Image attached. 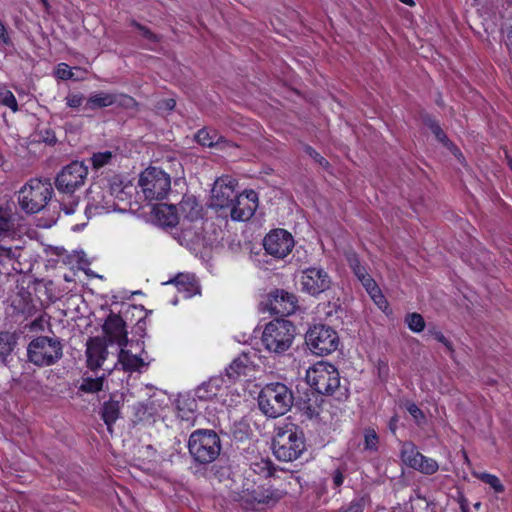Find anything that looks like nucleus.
<instances>
[{
    "mask_svg": "<svg viewBox=\"0 0 512 512\" xmlns=\"http://www.w3.org/2000/svg\"><path fill=\"white\" fill-rule=\"evenodd\" d=\"M14 223L9 215L0 214V236L13 230Z\"/></svg>",
    "mask_w": 512,
    "mask_h": 512,
    "instance_id": "864d4df0",
    "label": "nucleus"
},
{
    "mask_svg": "<svg viewBox=\"0 0 512 512\" xmlns=\"http://www.w3.org/2000/svg\"><path fill=\"white\" fill-rule=\"evenodd\" d=\"M368 293H378V285L375 280L367 273L362 278H358Z\"/></svg>",
    "mask_w": 512,
    "mask_h": 512,
    "instance_id": "603ef678",
    "label": "nucleus"
},
{
    "mask_svg": "<svg viewBox=\"0 0 512 512\" xmlns=\"http://www.w3.org/2000/svg\"><path fill=\"white\" fill-rule=\"evenodd\" d=\"M275 457L284 462L298 459L305 450L303 431L295 424L289 423L275 429L272 440Z\"/></svg>",
    "mask_w": 512,
    "mask_h": 512,
    "instance_id": "20e7f679",
    "label": "nucleus"
},
{
    "mask_svg": "<svg viewBox=\"0 0 512 512\" xmlns=\"http://www.w3.org/2000/svg\"><path fill=\"white\" fill-rule=\"evenodd\" d=\"M154 414V407L151 402H139L134 405V415L138 421L150 419Z\"/></svg>",
    "mask_w": 512,
    "mask_h": 512,
    "instance_id": "c9c22d12",
    "label": "nucleus"
},
{
    "mask_svg": "<svg viewBox=\"0 0 512 512\" xmlns=\"http://www.w3.org/2000/svg\"><path fill=\"white\" fill-rule=\"evenodd\" d=\"M369 295L371 296V298L374 300V302L380 307L382 308L383 305H386L387 302L384 298V296L382 295L380 289L378 288V293H369Z\"/></svg>",
    "mask_w": 512,
    "mask_h": 512,
    "instance_id": "e2e57ef3",
    "label": "nucleus"
},
{
    "mask_svg": "<svg viewBox=\"0 0 512 512\" xmlns=\"http://www.w3.org/2000/svg\"><path fill=\"white\" fill-rule=\"evenodd\" d=\"M379 445V437L376 431L371 428L364 429V449L368 451H377Z\"/></svg>",
    "mask_w": 512,
    "mask_h": 512,
    "instance_id": "58836bf2",
    "label": "nucleus"
},
{
    "mask_svg": "<svg viewBox=\"0 0 512 512\" xmlns=\"http://www.w3.org/2000/svg\"><path fill=\"white\" fill-rule=\"evenodd\" d=\"M397 422H398V417L397 416H393L390 419V421H389V429L391 430L392 433L396 432Z\"/></svg>",
    "mask_w": 512,
    "mask_h": 512,
    "instance_id": "774afa93",
    "label": "nucleus"
},
{
    "mask_svg": "<svg viewBox=\"0 0 512 512\" xmlns=\"http://www.w3.org/2000/svg\"><path fill=\"white\" fill-rule=\"evenodd\" d=\"M196 394L199 399L208 400L213 396H216V388L213 387V383L211 381L208 383H203L197 388Z\"/></svg>",
    "mask_w": 512,
    "mask_h": 512,
    "instance_id": "37998d69",
    "label": "nucleus"
},
{
    "mask_svg": "<svg viewBox=\"0 0 512 512\" xmlns=\"http://www.w3.org/2000/svg\"><path fill=\"white\" fill-rule=\"evenodd\" d=\"M178 410H179V417L183 420H187L189 421L191 419V416L189 414H193V409L190 407L188 412L184 411L183 408H181L180 406H178Z\"/></svg>",
    "mask_w": 512,
    "mask_h": 512,
    "instance_id": "69168bd1",
    "label": "nucleus"
},
{
    "mask_svg": "<svg viewBox=\"0 0 512 512\" xmlns=\"http://www.w3.org/2000/svg\"><path fill=\"white\" fill-rule=\"evenodd\" d=\"M294 244L291 233L281 228L270 231L263 239L266 253L277 259H283L290 254Z\"/></svg>",
    "mask_w": 512,
    "mask_h": 512,
    "instance_id": "ddd939ff",
    "label": "nucleus"
},
{
    "mask_svg": "<svg viewBox=\"0 0 512 512\" xmlns=\"http://www.w3.org/2000/svg\"><path fill=\"white\" fill-rule=\"evenodd\" d=\"M118 362L122 365L123 370L129 372H140L143 367L148 366V362L141 355L133 354L131 350H125L124 347L120 349Z\"/></svg>",
    "mask_w": 512,
    "mask_h": 512,
    "instance_id": "b1692460",
    "label": "nucleus"
},
{
    "mask_svg": "<svg viewBox=\"0 0 512 512\" xmlns=\"http://www.w3.org/2000/svg\"><path fill=\"white\" fill-rule=\"evenodd\" d=\"M413 469L425 475H432L438 471L439 465L436 460L428 458L421 453Z\"/></svg>",
    "mask_w": 512,
    "mask_h": 512,
    "instance_id": "72a5a7b5",
    "label": "nucleus"
},
{
    "mask_svg": "<svg viewBox=\"0 0 512 512\" xmlns=\"http://www.w3.org/2000/svg\"><path fill=\"white\" fill-rule=\"evenodd\" d=\"M406 409L417 423H421L425 419L424 413L415 403L408 402Z\"/></svg>",
    "mask_w": 512,
    "mask_h": 512,
    "instance_id": "3c124183",
    "label": "nucleus"
},
{
    "mask_svg": "<svg viewBox=\"0 0 512 512\" xmlns=\"http://www.w3.org/2000/svg\"><path fill=\"white\" fill-rule=\"evenodd\" d=\"M56 76L61 80H69L73 78V73L66 63H60L56 70Z\"/></svg>",
    "mask_w": 512,
    "mask_h": 512,
    "instance_id": "5fc2aeb1",
    "label": "nucleus"
},
{
    "mask_svg": "<svg viewBox=\"0 0 512 512\" xmlns=\"http://www.w3.org/2000/svg\"><path fill=\"white\" fill-rule=\"evenodd\" d=\"M378 375L382 379H386L389 373L388 361L385 359H379L377 361Z\"/></svg>",
    "mask_w": 512,
    "mask_h": 512,
    "instance_id": "bf43d9fd",
    "label": "nucleus"
},
{
    "mask_svg": "<svg viewBox=\"0 0 512 512\" xmlns=\"http://www.w3.org/2000/svg\"><path fill=\"white\" fill-rule=\"evenodd\" d=\"M287 495L286 490L257 486L253 489H244L241 501L247 509H258L260 505L274 506Z\"/></svg>",
    "mask_w": 512,
    "mask_h": 512,
    "instance_id": "9b49d317",
    "label": "nucleus"
},
{
    "mask_svg": "<svg viewBox=\"0 0 512 512\" xmlns=\"http://www.w3.org/2000/svg\"><path fill=\"white\" fill-rule=\"evenodd\" d=\"M322 399L318 395H313V398L308 397L300 403V410L309 419L318 418L321 411Z\"/></svg>",
    "mask_w": 512,
    "mask_h": 512,
    "instance_id": "7c9ffc66",
    "label": "nucleus"
},
{
    "mask_svg": "<svg viewBox=\"0 0 512 512\" xmlns=\"http://www.w3.org/2000/svg\"><path fill=\"white\" fill-rule=\"evenodd\" d=\"M0 104L10 108L13 112L18 111V103L14 94L5 87L0 88Z\"/></svg>",
    "mask_w": 512,
    "mask_h": 512,
    "instance_id": "ea45409f",
    "label": "nucleus"
},
{
    "mask_svg": "<svg viewBox=\"0 0 512 512\" xmlns=\"http://www.w3.org/2000/svg\"><path fill=\"white\" fill-rule=\"evenodd\" d=\"M270 464V461L261 459L260 461L251 463L250 468L254 473L263 474L264 476L269 477L272 475Z\"/></svg>",
    "mask_w": 512,
    "mask_h": 512,
    "instance_id": "49530a36",
    "label": "nucleus"
},
{
    "mask_svg": "<svg viewBox=\"0 0 512 512\" xmlns=\"http://www.w3.org/2000/svg\"><path fill=\"white\" fill-rule=\"evenodd\" d=\"M306 382L318 396H332L337 401L346 400L349 396V389L346 383H341L338 369L329 363L319 362L309 368Z\"/></svg>",
    "mask_w": 512,
    "mask_h": 512,
    "instance_id": "f03ea898",
    "label": "nucleus"
},
{
    "mask_svg": "<svg viewBox=\"0 0 512 512\" xmlns=\"http://www.w3.org/2000/svg\"><path fill=\"white\" fill-rule=\"evenodd\" d=\"M88 166L82 161H72L64 166L55 177V187L59 193L74 194L85 184Z\"/></svg>",
    "mask_w": 512,
    "mask_h": 512,
    "instance_id": "9d476101",
    "label": "nucleus"
},
{
    "mask_svg": "<svg viewBox=\"0 0 512 512\" xmlns=\"http://www.w3.org/2000/svg\"><path fill=\"white\" fill-rule=\"evenodd\" d=\"M20 250L19 247L12 248L0 245V267H5L12 261L18 260L20 258Z\"/></svg>",
    "mask_w": 512,
    "mask_h": 512,
    "instance_id": "f704fd0d",
    "label": "nucleus"
},
{
    "mask_svg": "<svg viewBox=\"0 0 512 512\" xmlns=\"http://www.w3.org/2000/svg\"><path fill=\"white\" fill-rule=\"evenodd\" d=\"M416 445L411 441H406L401 446L400 457L402 462L413 469L416 466V462L420 456Z\"/></svg>",
    "mask_w": 512,
    "mask_h": 512,
    "instance_id": "c756f323",
    "label": "nucleus"
},
{
    "mask_svg": "<svg viewBox=\"0 0 512 512\" xmlns=\"http://www.w3.org/2000/svg\"><path fill=\"white\" fill-rule=\"evenodd\" d=\"M236 195L235 180L217 179L211 190L210 207L221 214L230 213Z\"/></svg>",
    "mask_w": 512,
    "mask_h": 512,
    "instance_id": "f8f14e48",
    "label": "nucleus"
},
{
    "mask_svg": "<svg viewBox=\"0 0 512 512\" xmlns=\"http://www.w3.org/2000/svg\"><path fill=\"white\" fill-rule=\"evenodd\" d=\"M157 220L163 226L174 227L180 223L177 206L171 204L159 205L155 210Z\"/></svg>",
    "mask_w": 512,
    "mask_h": 512,
    "instance_id": "a878e982",
    "label": "nucleus"
},
{
    "mask_svg": "<svg viewBox=\"0 0 512 512\" xmlns=\"http://www.w3.org/2000/svg\"><path fill=\"white\" fill-rule=\"evenodd\" d=\"M182 221L195 222L201 218L202 206L193 195H184L177 206Z\"/></svg>",
    "mask_w": 512,
    "mask_h": 512,
    "instance_id": "aec40b11",
    "label": "nucleus"
},
{
    "mask_svg": "<svg viewBox=\"0 0 512 512\" xmlns=\"http://www.w3.org/2000/svg\"><path fill=\"white\" fill-rule=\"evenodd\" d=\"M211 476L219 482H228L233 474L232 467L227 461L218 460L210 470Z\"/></svg>",
    "mask_w": 512,
    "mask_h": 512,
    "instance_id": "2f4dec72",
    "label": "nucleus"
},
{
    "mask_svg": "<svg viewBox=\"0 0 512 512\" xmlns=\"http://www.w3.org/2000/svg\"><path fill=\"white\" fill-rule=\"evenodd\" d=\"M405 323L411 331L416 333L422 332L425 328V320L423 316L416 312L408 313L405 317Z\"/></svg>",
    "mask_w": 512,
    "mask_h": 512,
    "instance_id": "e433bc0d",
    "label": "nucleus"
},
{
    "mask_svg": "<svg viewBox=\"0 0 512 512\" xmlns=\"http://www.w3.org/2000/svg\"><path fill=\"white\" fill-rule=\"evenodd\" d=\"M187 447L192 458V468H195L194 473L198 474L218 459L222 443L214 430L197 429L190 434Z\"/></svg>",
    "mask_w": 512,
    "mask_h": 512,
    "instance_id": "f257e3e1",
    "label": "nucleus"
},
{
    "mask_svg": "<svg viewBox=\"0 0 512 512\" xmlns=\"http://www.w3.org/2000/svg\"><path fill=\"white\" fill-rule=\"evenodd\" d=\"M480 479L484 483L488 484L491 488H493L496 493L504 492V486L497 476L488 473H483L481 474Z\"/></svg>",
    "mask_w": 512,
    "mask_h": 512,
    "instance_id": "a18cd8bd",
    "label": "nucleus"
},
{
    "mask_svg": "<svg viewBox=\"0 0 512 512\" xmlns=\"http://www.w3.org/2000/svg\"><path fill=\"white\" fill-rule=\"evenodd\" d=\"M506 46L510 51H512V24L509 25L506 29Z\"/></svg>",
    "mask_w": 512,
    "mask_h": 512,
    "instance_id": "0e129e2a",
    "label": "nucleus"
},
{
    "mask_svg": "<svg viewBox=\"0 0 512 512\" xmlns=\"http://www.w3.org/2000/svg\"><path fill=\"white\" fill-rule=\"evenodd\" d=\"M295 334L296 328L291 321L275 319L266 324L261 341L269 352L283 354L291 347Z\"/></svg>",
    "mask_w": 512,
    "mask_h": 512,
    "instance_id": "0eeeda50",
    "label": "nucleus"
},
{
    "mask_svg": "<svg viewBox=\"0 0 512 512\" xmlns=\"http://www.w3.org/2000/svg\"><path fill=\"white\" fill-rule=\"evenodd\" d=\"M165 284H174L179 292L184 293L186 298L199 293V285L193 274L179 273Z\"/></svg>",
    "mask_w": 512,
    "mask_h": 512,
    "instance_id": "412c9836",
    "label": "nucleus"
},
{
    "mask_svg": "<svg viewBox=\"0 0 512 512\" xmlns=\"http://www.w3.org/2000/svg\"><path fill=\"white\" fill-rule=\"evenodd\" d=\"M116 102V96L112 93L98 92L91 94L84 105L86 110H96L113 105Z\"/></svg>",
    "mask_w": 512,
    "mask_h": 512,
    "instance_id": "cd10ccee",
    "label": "nucleus"
},
{
    "mask_svg": "<svg viewBox=\"0 0 512 512\" xmlns=\"http://www.w3.org/2000/svg\"><path fill=\"white\" fill-rule=\"evenodd\" d=\"M120 416V401L110 398L104 402L101 409V418L107 425L108 431L112 432V426Z\"/></svg>",
    "mask_w": 512,
    "mask_h": 512,
    "instance_id": "bb28decb",
    "label": "nucleus"
},
{
    "mask_svg": "<svg viewBox=\"0 0 512 512\" xmlns=\"http://www.w3.org/2000/svg\"><path fill=\"white\" fill-rule=\"evenodd\" d=\"M108 354L106 345L99 338H91L87 343V366L96 370L101 367Z\"/></svg>",
    "mask_w": 512,
    "mask_h": 512,
    "instance_id": "6ab92c4d",
    "label": "nucleus"
},
{
    "mask_svg": "<svg viewBox=\"0 0 512 512\" xmlns=\"http://www.w3.org/2000/svg\"><path fill=\"white\" fill-rule=\"evenodd\" d=\"M268 308L272 314L288 316L296 309V297L284 290H276L269 294Z\"/></svg>",
    "mask_w": 512,
    "mask_h": 512,
    "instance_id": "f3484780",
    "label": "nucleus"
},
{
    "mask_svg": "<svg viewBox=\"0 0 512 512\" xmlns=\"http://www.w3.org/2000/svg\"><path fill=\"white\" fill-rule=\"evenodd\" d=\"M63 349L59 337L37 336L28 343L27 360L37 367L53 366L62 359Z\"/></svg>",
    "mask_w": 512,
    "mask_h": 512,
    "instance_id": "39448f33",
    "label": "nucleus"
},
{
    "mask_svg": "<svg viewBox=\"0 0 512 512\" xmlns=\"http://www.w3.org/2000/svg\"><path fill=\"white\" fill-rule=\"evenodd\" d=\"M366 505V497L362 496L353 499L346 508H341L338 512H363Z\"/></svg>",
    "mask_w": 512,
    "mask_h": 512,
    "instance_id": "de8ad7c7",
    "label": "nucleus"
},
{
    "mask_svg": "<svg viewBox=\"0 0 512 512\" xmlns=\"http://www.w3.org/2000/svg\"><path fill=\"white\" fill-rule=\"evenodd\" d=\"M185 222L186 221L181 222V231L178 235L180 244L192 247L203 243L204 238L201 235V227L192 224L193 222H188V225H186Z\"/></svg>",
    "mask_w": 512,
    "mask_h": 512,
    "instance_id": "5701e85b",
    "label": "nucleus"
},
{
    "mask_svg": "<svg viewBox=\"0 0 512 512\" xmlns=\"http://www.w3.org/2000/svg\"><path fill=\"white\" fill-rule=\"evenodd\" d=\"M349 267L357 278H362L367 274L366 268L361 264L358 256L355 253L349 254L347 257Z\"/></svg>",
    "mask_w": 512,
    "mask_h": 512,
    "instance_id": "79ce46f5",
    "label": "nucleus"
},
{
    "mask_svg": "<svg viewBox=\"0 0 512 512\" xmlns=\"http://www.w3.org/2000/svg\"><path fill=\"white\" fill-rule=\"evenodd\" d=\"M0 39L5 45H12L11 38L9 37L8 30L4 23L0 20Z\"/></svg>",
    "mask_w": 512,
    "mask_h": 512,
    "instance_id": "052dcab7",
    "label": "nucleus"
},
{
    "mask_svg": "<svg viewBox=\"0 0 512 512\" xmlns=\"http://www.w3.org/2000/svg\"><path fill=\"white\" fill-rule=\"evenodd\" d=\"M138 185L146 200L160 201L171 190V178L160 168L148 167L140 174Z\"/></svg>",
    "mask_w": 512,
    "mask_h": 512,
    "instance_id": "6e6552de",
    "label": "nucleus"
},
{
    "mask_svg": "<svg viewBox=\"0 0 512 512\" xmlns=\"http://www.w3.org/2000/svg\"><path fill=\"white\" fill-rule=\"evenodd\" d=\"M305 153L318 162L321 166L328 165V161L322 157L314 148L311 146H305Z\"/></svg>",
    "mask_w": 512,
    "mask_h": 512,
    "instance_id": "4d7b16f0",
    "label": "nucleus"
},
{
    "mask_svg": "<svg viewBox=\"0 0 512 512\" xmlns=\"http://www.w3.org/2000/svg\"><path fill=\"white\" fill-rule=\"evenodd\" d=\"M54 193L50 180L31 179L18 191V204L27 214L43 210Z\"/></svg>",
    "mask_w": 512,
    "mask_h": 512,
    "instance_id": "423d86ee",
    "label": "nucleus"
},
{
    "mask_svg": "<svg viewBox=\"0 0 512 512\" xmlns=\"http://www.w3.org/2000/svg\"><path fill=\"white\" fill-rule=\"evenodd\" d=\"M259 410L268 418H277L286 414L293 406V391L284 383L266 384L257 397Z\"/></svg>",
    "mask_w": 512,
    "mask_h": 512,
    "instance_id": "7ed1b4c3",
    "label": "nucleus"
},
{
    "mask_svg": "<svg viewBox=\"0 0 512 512\" xmlns=\"http://www.w3.org/2000/svg\"><path fill=\"white\" fill-rule=\"evenodd\" d=\"M332 480H333L334 487L339 488L343 484V481H344L343 473L339 469L335 470L332 475Z\"/></svg>",
    "mask_w": 512,
    "mask_h": 512,
    "instance_id": "680f3d73",
    "label": "nucleus"
},
{
    "mask_svg": "<svg viewBox=\"0 0 512 512\" xmlns=\"http://www.w3.org/2000/svg\"><path fill=\"white\" fill-rule=\"evenodd\" d=\"M130 25L135 27L136 29H138L144 38H146L152 42L160 41V37L158 35L153 33L148 27L140 24L136 20H131Z\"/></svg>",
    "mask_w": 512,
    "mask_h": 512,
    "instance_id": "09e8293b",
    "label": "nucleus"
},
{
    "mask_svg": "<svg viewBox=\"0 0 512 512\" xmlns=\"http://www.w3.org/2000/svg\"><path fill=\"white\" fill-rule=\"evenodd\" d=\"M65 99L69 107L78 108L82 105L85 97L81 94H69Z\"/></svg>",
    "mask_w": 512,
    "mask_h": 512,
    "instance_id": "6e6d98bb",
    "label": "nucleus"
},
{
    "mask_svg": "<svg viewBox=\"0 0 512 512\" xmlns=\"http://www.w3.org/2000/svg\"><path fill=\"white\" fill-rule=\"evenodd\" d=\"M113 157L112 152L105 151V152H98L94 153L93 156L90 158L92 166L94 169H100L110 163L111 159Z\"/></svg>",
    "mask_w": 512,
    "mask_h": 512,
    "instance_id": "a19ab883",
    "label": "nucleus"
},
{
    "mask_svg": "<svg viewBox=\"0 0 512 512\" xmlns=\"http://www.w3.org/2000/svg\"><path fill=\"white\" fill-rule=\"evenodd\" d=\"M103 377L85 378L80 386V390L86 393H96L103 388Z\"/></svg>",
    "mask_w": 512,
    "mask_h": 512,
    "instance_id": "4c0bfd02",
    "label": "nucleus"
},
{
    "mask_svg": "<svg viewBox=\"0 0 512 512\" xmlns=\"http://www.w3.org/2000/svg\"><path fill=\"white\" fill-rule=\"evenodd\" d=\"M248 364L249 357L246 354H242L232 361V363L226 369V375L231 380H236L241 375H246Z\"/></svg>",
    "mask_w": 512,
    "mask_h": 512,
    "instance_id": "c85d7f7f",
    "label": "nucleus"
},
{
    "mask_svg": "<svg viewBox=\"0 0 512 512\" xmlns=\"http://www.w3.org/2000/svg\"><path fill=\"white\" fill-rule=\"evenodd\" d=\"M132 190V185H124L121 180L116 178L110 182L109 192L114 197L112 204L114 210L126 211L129 208Z\"/></svg>",
    "mask_w": 512,
    "mask_h": 512,
    "instance_id": "a211bd4d",
    "label": "nucleus"
},
{
    "mask_svg": "<svg viewBox=\"0 0 512 512\" xmlns=\"http://www.w3.org/2000/svg\"><path fill=\"white\" fill-rule=\"evenodd\" d=\"M460 509L462 512H469L468 502L467 499L461 496L459 500Z\"/></svg>",
    "mask_w": 512,
    "mask_h": 512,
    "instance_id": "338daca9",
    "label": "nucleus"
},
{
    "mask_svg": "<svg viewBox=\"0 0 512 512\" xmlns=\"http://www.w3.org/2000/svg\"><path fill=\"white\" fill-rule=\"evenodd\" d=\"M429 333L440 343H442L449 351H453L452 343L444 336L441 331L435 329L429 330Z\"/></svg>",
    "mask_w": 512,
    "mask_h": 512,
    "instance_id": "13d9d810",
    "label": "nucleus"
},
{
    "mask_svg": "<svg viewBox=\"0 0 512 512\" xmlns=\"http://www.w3.org/2000/svg\"><path fill=\"white\" fill-rule=\"evenodd\" d=\"M196 141L207 147L232 146V143L220 135L216 130L202 128L195 135Z\"/></svg>",
    "mask_w": 512,
    "mask_h": 512,
    "instance_id": "393cba45",
    "label": "nucleus"
},
{
    "mask_svg": "<svg viewBox=\"0 0 512 512\" xmlns=\"http://www.w3.org/2000/svg\"><path fill=\"white\" fill-rule=\"evenodd\" d=\"M302 291L317 296L330 289L332 280L321 267H310L302 271L300 278Z\"/></svg>",
    "mask_w": 512,
    "mask_h": 512,
    "instance_id": "4468645a",
    "label": "nucleus"
},
{
    "mask_svg": "<svg viewBox=\"0 0 512 512\" xmlns=\"http://www.w3.org/2000/svg\"><path fill=\"white\" fill-rule=\"evenodd\" d=\"M19 334L16 331H0V363L7 365L9 357L18 345Z\"/></svg>",
    "mask_w": 512,
    "mask_h": 512,
    "instance_id": "4be33fe9",
    "label": "nucleus"
},
{
    "mask_svg": "<svg viewBox=\"0 0 512 512\" xmlns=\"http://www.w3.org/2000/svg\"><path fill=\"white\" fill-rule=\"evenodd\" d=\"M423 123L427 126L431 132L435 135L436 139L442 143L445 147L452 145L439 123L430 115L423 116Z\"/></svg>",
    "mask_w": 512,
    "mask_h": 512,
    "instance_id": "473e14b6",
    "label": "nucleus"
},
{
    "mask_svg": "<svg viewBox=\"0 0 512 512\" xmlns=\"http://www.w3.org/2000/svg\"><path fill=\"white\" fill-rule=\"evenodd\" d=\"M257 207L258 194L254 190L237 192L229 214L234 221H247L254 215Z\"/></svg>",
    "mask_w": 512,
    "mask_h": 512,
    "instance_id": "2eb2a0df",
    "label": "nucleus"
},
{
    "mask_svg": "<svg viewBox=\"0 0 512 512\" xmlns=\"http://www.w3.org/2000/svg\"><path fill=\"white\" fill-rule=\"evenodd\" d=\"M305 344L314 355L326 356L337 350L339 336L330 326L318 324L306 332Z\"/></svg>",
    "mask_w": 512,
    "mask_h": 512,
    "instance_id": "1a4fd4ad",
    "label": "nucleus"
},
{
    "mask_svg": "<svg viewBox=\"0 0 512 512\" xmlns=\"http://www.w3.org/2000/svg\"><path fill=\"white\" fill-rule=\"evenodd\" d=\"M69 201L65 202L64 200L59 204L65 214L70 215L73 214L76 210V207L79 203V197L74 194L68 195Z\"/></svg>",
    "mask_w": 512,
    "mask_h": 512,
    "instance_id": "8fccbe9b",
    "label": "nucleus"
},
{
    "mask_svg": "<svg viewBox=\"0 0 512 512\" xmlns=\"http://www.w3.org/2000/svg\"><path fill=\"white\" fill-rule=\"evenodd\" d=\"M38 141L53 146L57 143V137L51 128H43L38 130Z\"/></svg>",
    "mask_w": 512,
    "mask_h": 512,
    "instance_id": "c03bdc74",
    "label": "nucleus"
},
{
    "mask_svg": "<svg viewBox=\"0 0 512 512\" xmlns=\"http://www.w3.org/2000/svg\"><path fill=\"white\" fill-rule=\"evenodd\" d=\"M103 331L110 344L117 343L120 347H126L128 344L126 324L119 314L111 312L105 323Z\"/></svg>",
    "mask_w": 512,
    "mask_h": 512,
    "instance_id": "dca6fc26",
    "label": "nucleus"
}]
</instances>
